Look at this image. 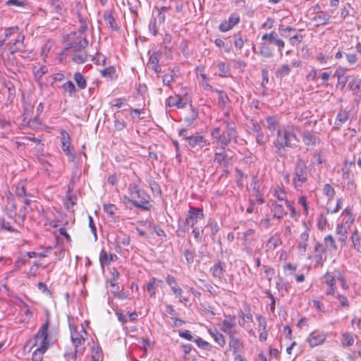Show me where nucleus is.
I'll return each instance as SVG.
<instances>
[{"label":"nucleus","instance_id":"obj_64","mask_svg":"<svg viewBox=\"0 0 361 361\" xmlns=\"http://www.w3.org/2000/svg\"><path fill=\"white\" fill-rule=\"evenodd\" d=\"M232 28L240 22V16L237 14H231L227 21Z\"/></svg>","mask_w":361,"mask_h":361},{"label":"nucleus","instance_id":"obj_20","mask_svg":"<svg viewBox=\"0 0 361 361\" xmlns=\"http://www.w3.org/2000/svg\"><path fill=\"white\" fill-rule=\"evenodd\" d=\"M284 202L271 201V210L274 218L281 219L287 214L284 209Z\"/></svg>","mask_w":361,"mask_h":361},{"label":"nucleus","instance_id":"obj_60","mask_svg":"<svg viewBox=\"0 0 361 361\" xmlns=\"http://www.w3.org/2000/svg\"><path fill=\"white\" fill-rule=\"evenodd\" d=\"M101 75L103 78H106L107 80H111L112 79V73H113V68L109 66L108 68H106L102 71H100Z\"/></svg>","mask_w":361,"mask_h":361},{"label":"nucleus","instance_id":"obj_36","mask_svg":"<svg viewBox=\"0 0 361 361\" xmlns=\"http://www.w3.org/2000/svg\"><path fill=\"white\" fill-rule=\"evenodd\" d=\"M350 239H351V241H352V243H353L352 246L357 251H360V250L361 248V244H360L361 235H360L357 229H355L353 231V233H352V235L350 237Z\"/></svg>","mask_w":361,"mask_h":361},{"label":"nucleus","instance_id":"obj_62","mask_svg":"<svg viewBox=\"0 0 361 361\" xmlns=\"http://www.w3.org/2000/svg\"><path fill=\"white\" fill-rule=\"evenodd\" d=\"M327 220L324 214H320L318 217L317 226L319 229L322 230L326 226Z\"/></svg>","mask_w":361,"mask_h":361},{"label":"nucleus","instance_id":"obj_23","mask_svg":"<svg viewBox=\"0 0 361 361\" xmlns=\"http://www.w3.org/2000/svg\"><path fill=\"white\" fill-rule=\"evenodd\" d=\"M61 140L62 142L61 148L64 152L68 156H71L72 158H74V155L71 152L70 146H71V138L69 134L63 130L61 133Z\"/></svg>","mask_w":361,"mask_h":361},{"label":"nucleus","instance_id":"obj_53","mask_svg":"<svg viewBox=\"0 0 361 361\" xmlns=\"http://www.w3.org/2000/svg\"><path fill=\"white\" fill-rule=\"evenodd\" d=\"M166 281L167 284L171 287V289L173 292H174V290H176L179 287L176 278L171 275H168L166 276Z\"/></svg>","mask_w":361,"mask_h":361},{"label":"nucleus","instance_id":"obj_32","mask_svg":"<svg viewBox=\"0 0 361 361\" xmlns=\"http://www.w3.org/2000/svg\"><path fill=\"white\" fill-rule=\"evenodd\" d=\"M302 141L305 145H314L317 141V137L312 133L306 130L303 132L302 135Z\"/></svg>","mask_w":361,"mask_h":361},{"label":"nucleus","instance_id":"obj_40","mask_svg":"<svg viewBox=\"0 0 361 361\" xmlns=\"http://www.w3.org/2000/svg\"><path fill=\"white\" fill-rule=\"evenodd\" d=\"M274 196L276 198H277V200L279 202H284L285 204H286V201H288L286 200V192L284 191V190L283 188H281L279 186H277L275 188Z\"/></svg>","mask_w":361,"mask_h":361},{"label":"nucleus","instance_id":"obj_29","mask_svg":"<svg viewBox=\"0 0 361 361\" xmlns=\"http://www.w3.org/2000/svg\"><path fill=\"white\" fill-rule=\"evenodd\" d=\"M208 333L221 348L225 346L226 340L224 336L221 333H220L216 329H210L208 330Z\"/></svg>","mask_w":361,"mask_h":361},{"label":"nucleus","instance_id":"obj_52","mask_svg":"<svg viewBox=\"0 0 361 361\" xmlns=\"http://www.w3.org/2000/svg\"><path fill=\"white\" fill-rule=\"evenodd\" d=\"M324 194L331 200L335 195V190L330 184H325L323 189Z\"/></svg>","mask_w":361,"mask_h":361},{"label":"nucleus","instance_id":"obj_5","mask_svg":"<svg viewBox=\"0 0 361 361\" xmlns=\"http://www.w3.org/2000/svg\"><path fill=\"white\" fill-rule=\"evenodd\" d=\"M276 141H279L286 147L294 148L296 142L299 141L295 133V127L293 125L287 126L283 130L279 131Z\"/></svg>","mask_w":361,"mask_h":361},{"label":"nucleus","instance_id":"obj_51","mask_svg":"<svg viewBox=\"0 0 361 361\" xmlns=\"http://www.w3.org/2000/svg\"><path fill=\"white\" fill-rule=\"evenodd\" d=\"M207 228H209L210 233L209 235L212 239H214V236L218 233L219 230V225L216 222L213 221L210 222L207 226Z\"/></svg>","mask_w":361,"mask_h":361},{"label":"nucleus","instance_id":"obj_58","mask_svg":"<svg viewBox=\"0 0 361 361\" xmlns=\"http://www.w3.org/2000/svg\"><path fill=\"white\" fill-rule=\"evenodd\" d=\"M128 291H123V288H122L121 290H120V287L117 286L116 291L114 290V298H117L118 299H126L128 297Z\"/></svg>","mask_w":361,"mask_h":361},{"label":"nucleus","instance_id":"obj_21","mask_svg":"<svg viewBox=\"0 0 361 361\" xmlns=\"http://www.w3.org/2000/svg\"><path fill=\"white\" fill-rule=\"evenodd\" d=\"M214 161L216 162L219 166H223L225 172L228 171L229 158L224 152H216L214 154Z\"/></svg>","mask_w":361,"mask_h":361},{"label":"nucleus","instance_id":"obj_44","mask_svg":"<svg viewBox=\"0 0 361 361\" xmlns=\"http://www.w3.org/2000/svg\"><path fill=\"white\" fill-rule=\"evenodd\" d=\"M274 145L276 147V154L280 157H286L285 147H286V146H285L282 143H280L279 141L276 140L274 142Z\"/></svg>","mask_w":361,"mask_h":361},{"label":"nucleus","instance_id":"obj_57","mask_svg":"<svg viewBox=\"0 0 361 361\" xmlns=\"http://www.w3.org/2000/svg\"><path fill=\"white\" fill-rule=\"evenodd\" d=\"M16 194L18 197H26L28 195L26 193L25 186L23 183H19L16 187Z\"/></svg>","mask_w":361,"mask_h":361},{"label":"nucleus","instance_id":"obj_17","mask_svg":"<svg viewBox=\"0 0 361 361\" xmlns=\"http://www.w3.org/2000/svg\"><path fill=\"white\" fill-rule=\"evenodd\" d=\"M262 40H269V43L274 44L279 48V51L282 55V49L285 46L284 42L278 37V35L275 32H271L269 33L264 34L262 37Z\"/></svg>","mask_w":361,"mask_h":361},{"label":"nucleus","instance_id":"obj_11","mask_svg":"<svg viewBox=\"0 0 361 361\" xmlns=\"http://www.w3.org/2000/svg\"><path fill=\"white\" fill-rule=\"evenodd\" d=\"M228 347L232 351L233 354L240 353L244 349L243 341L237 338L235 334L228 336Z\"/></svg>","mask_w":361,"mask_h":361},{"label":"nucleus","instance_id":"obj_50","mask_svg":"<svg viewBox=\"0 0 361 361\" xmlns=\"http://www.w3.org/2000/svg\"><path fill=\"white\" fill-rule=\"evenodd\" d=\"M103 21L104 24L109 25L113 27V12L111 11H106L103 14Z\"/></svg>","mask_w":361,"mask_h":361},{"label":"nucleus","instance_id":"obj_35","mask_svg":"<svg viewBox=\"0 0 361 361\" xmlns=\"http://www.w3.org/2000/svg\"><path fill=\"white\" fill-rule=\"evenodd\" d=\"M71 59L76 63H78V64L83 63L87 61V54L85 50L81 51L74 52V54L71 56Z\"/></svg>","mask_w":361,"mask_h":361},{"label":"nucleus","instance_id":"obj_27","mask_svg":"<svg viewBox=\"0 0 361 361\" xmlns=\"http://www.w3.org/2000/svg\"><path fill=\"white\" fill-rule=\"evenodd\" d=\"M210 271H212L214 278L221 279L224 275V272L225 271V264L224 263L218 261L214 263Z\"/></svg>","mask_w":361,"mask_h":361},{"label":"nucleus","instance_id":"obj_3","mask_svg":"<svg viewBox=\"0 0 361 361\" xmlns=\"http://www.w3.org/2000/svg\"><path fill=\"white\" fill-rule=\"evenodd\" d=\"M129 200L136 207L142 208L145 210H149L152 207L150 204L149 195L143 190L138 187L133 186L129 188Z\"/></svg>","mask_w":361,"mask_h":361},{"label":"nucleus","instance_id":"obj_25","mask_svg":"<svg viewBox=\"0 0 361 361\" xmlns=\"http://www.w3.org/2000/svg\"><path fill=\"white\" fill-rule=\"evenodd\" d=\"M333 76L337 78V86L340 85L341 89L343 90L345 87L349 78V76L345 73V71L342 68H338L335 71Z\"/></svg>","mask_w":361,"mask_h":361},{"label":"nucleus","instance_id":"obj_38","mask_svg":"<svg viewBox=\"0 0 361 361\" xmlns=\"http://www.w3.org/2000/svg\"><path fill=\"white\" fill-rule=\"evenodd\" d=\"M291 68L288 64H283L276 71V76L277 78H283L288 75L290 73Z\"/></svg>","mask_w":361,"mask_h":361},{"label":"nucleus","instance_id":"obj_15","mask_svg":"<svg viewBox=\"0 0 361 361\" xmlns=\"http://www.w3.org/2000/svg\"><path fill=\"white\" fill-rule=\"evenodd\" d=\"M24 35H18L14 42L11 41L6 44V47L11 54H13L17 51L21 52L24 50Z\"/></svg>","mask_w":361,"mask_h":361},{"label":"nucleus","instance_id":"obj_59","mask_svg":"<svg viewBox=\"0 0 361 361\" xmlns=\"http://www.w3.org/2000/svg\"><path fill=\"white\" fill-rule=\"evenodd\" d=\"M324 279H325L326 283L327 284L328 286H336L335 277L332 276L330 273L326 272L324 275Z\"/></svg>","mask_w":361,"mask_h":361},{"label":"nucleus","instance_id":"obj_9","mask_svg":"<svg viewBox=\"0 0 361 361\" xmlns=\"http://www.w3.org/2000/svg\"><path fill=\"white\" fill-rule=\"evenodd\" d=\"M251 123V130L255 134L257 144L259 146L264 145L268 140V137L264 135V133L262 132V127L257 121L252 120Z\"/></svg>","mask_w":361,"mask_h":361},{"label":"nucleus","instance_id":"obj_14","mask_svg":"<svg viewBox=\"0 0 361 361\" xmlns=\"http://www.w3.org/2000/svg\"><path fill=\"white\" fill-rule=\"evenodd\" d=\"M188 143L191 148L196 149H201L202 147L210 144L202 135H190Z\"/></svg>","mask_w":361,"mask_h":361},{"label":"nucleus","instance_id":"obj_7","mask_svg":"<svg viewBox=\"0 0 361 361\" xmlns=\"http://www.w3.org/2000/svg\"><path fill=\"white\" fill-rule=\"evenodd\" d=\"M204 218V213L202 209L190 207L186 216L185 224L194 227L198 219Z\"/></svg>","mask_w":361,"mask_h":361},{"label":"nucleus","instance_id":"obj_16","mask_svg":"<svg viewBox=\"0 0 361 361\" xmlns=\"http://www.w3.org/2000/svg\"><path fill=\"white\" fill-rule=\"evenodd\" d=\"M166 104L170 107L176 106L178 109H183L188 104V99L178 94L175 97L171 96L166 99Z\"/></svg>","mask_w":361,"mask_h":361},{"label":"nucleus","instance_id":"obj_22","mask_svg":"<svg viewBox=\"0 0 361 361\" xmlns=\"http://www.w3.org/2000/svg\"><path fill=\"white\" fill-rule=\"evenodd\" d=\"M161 283H163V281L155 277H152L149 280L146 285V289L151 298L155 297L157 289Z\"/></svg>","mask_w":361,"mask_h":361},{"label":"nucleus","instance_id":"obj_33","mask_svg":"<svg viewBox=\"0 0 361 361\" xmlns=\"http://www.w3.org/2000/svg\"><path fill=\"white\" fill-rule=\"evenodd\" d=\"M255 240V230L248 229L243 233V241L245 247H248Z\"/></svg>","mask_w":361,"mask_h":361},{"label":"nucleus","instance_id":"obj_10","mask_svg":"<svg viewBox=\"0 0 361 361\" xmlns=\"http://www.w3.org/2000/svg\"><path fill=\"white\" fill-rule=\"evenodd\" d=\"M113 261V255L107 252L106 250H102L99 254V262L102 269L103 273L105 274L106 272L111 274L110 265Z\"/></svg>","mask_w":361,"mask_h":361},{"label":"nucleus","instance_id":"obj_43","mask_svg":"<svg viewBox=\"0 0 361 361\" xmlns=\"http://www.w3.org/2000/svg\"><path fill=\"white\" fill-rule=\"evenodd\" d=\"M114 103V107L123 108V111H128L130 107L127 102V99L125 98H119L116 99Z\"/></svg>","mask_w":361,"mask_h":361},{"label":"nucleus","instance_id":"obj_45","mask_svg":"<svg viewBox=\"0 0 361 361\" xmlns=\"http://www.w3.org/2000/svg\"><path fill=\"white\" fill-rule=\"evenodd\" d=\"M102 351L99 347L93 348L92 350V361H102Z\"/></svg>","mask_w":361,"mask_h":361},{"label":"nucleus","instance_id":"obj_39","mask_svg":"<svg viewBox=\"0 0 361 361\" xmlns=\"http://www.w3.org/2000/svg\"><path fill=\"white\" fill-rule=\"evenodd\" d=\"M191 111L189 116H185L184 118L185 123L188 126L192 125L193 122L197 119L198 116V111L195 109L190 104Z\"/></svg>","mask_w":361,"mask_h":361},{"label":"nucleus","instance_id":"obj_13","mask_svg":"<svg viewBox=\"0 0 361 361\" xmlns=\"http://www.w3.org/2000/svg\"><path fill=\"white\" fill-rule=\"evenodd\" d=\"M326 334L324 333H319L318 331H314L312 332L307 338L310 346L311 348L317 346L322 344L326 340Z\"/></svg>","mask_w":361,"mask_h":361},{"label":"nucleus","instance_id":"obj_46","mask_svg":"<svg viewBox=\"0 0 361 361\" xmlns=\"http://www.w3.org/2000/svg\"><path fill=\"white\" fill-rule=\"evenodd\" d=\"M219 75L221 77H227L229 73V67L225 63L218 64Z\"/></svg>","mask_w":361,"mask_h":361},{"label":"nucleus","instance_id":"obj_26","mask_svg":"<svg viewBox=\"0 0 361 361\" xmlns=\"http://www.w3.org/2000/svg\"><path fill=\"white\" fill-rule=\"evenodd\" d=\"M160 55L158 53L154 52L149 59V66L157 74L161 73V68L159 64Z\"/></svg>","mask_w":361,"mask_h":361},{"label":"nucleus","instance_id":"obj_19","mask_svg":"<svg viewBox=\"0 0 361 361\" xmlns=\"http://www.w3.org/2000/svg\"><path fill=\"white\" fill-rule=\"evenodd\" d=\"M309 233L310 229L308 228H305V231L300 233L299 236L298 249L301 255H304L306 252L307 242L309 240L310 237Z\"/></svg>","mask_w":361,"mask_h":361},{"label":"nucleus","instance_id":"obj_30","mask_svg":"<svg viewBox=\"0 0 361 361\" xmlns=\"http://www.w3.org/2000/svg\"><path fill=\"white\" fill-rule=\"evenodd\" d=\"M336 234L338 236V240L341 243L342 245H345L348 238V231L342 224H338L336 226Z\"/></svg>","mask_w":361,"mask_h":361},{"label":"nucleus","instance_id":"obj_31","mask_svg":"<svg viewBox=\"0 0 361 361\" xmlns=\"http://www.w3.org/2000/svg\"><path fill=\"white\" fill-rule=\"evenodd\" d=\"M83 353H78L76 351V348L72 349L71 348H66L63 354V357L66 361H77V357L80 356Z\"/></svg>","mask_w":361,"mask_h":361},{"label":"nucleus","instance_id":"obj_54","mask_svg":"<svg viewBox=\"0 0 361 361\" xmlns=\"http://www.w3.org/2000/svg\"><path fill=\"white\" fill-rule=\"evenodd\" d=\"M175 77V73L173 70H171L170 74H165L162 77V81L163 83L167 86H169L170 88H171L170 84L173 80Z\"/></svg>","mask_w":361,"mask_h":361},{"label":"nucleus","instance_id":"obj_24","mask_svg":"<svg viewBox=\"0 0 361 361\" xmlns=\"http://www.w3.org/2000/svg\"><path fill=\"white\" fill-rule=\"evenodd\" d=\"M88 41L84 37L78 42H73L68 44V47L66 48V50H71L73 52H78L84 51L85 48L87 46Z\"/></svg>","mask_w":361,"mask_h":361},{"label":"nucleus","instance_id":"obj_12","mask_svg":"<svg viewBox=\"0 0 361 361\" xmlns=\"http://www.w3.org/2000/svg\"><path fill=\"white\" fill-rule=\"evenodd\" d=\"M263 126L267 128L271 133H274L275 132L279 133L280 131L279 126V121L276 116H269L265 118L264 122L262 123Z\"/></svg>","mask_w":361,"mask_h":361},{"label":"nucleus","instance_id":"obj_56","mask_svg":"<svg viewBox=\"0 0 361 361\" xmlns=\"http://www.w3.org/2000/svg\"><path fill=\"white\" fill-rule=\"evenodd\" d=\"M148 29L150 33H152L154 36H157L158 33V28L156 18H152L150 20Z\"/></svg>","mask_w":361,"mask_h":361},{"label":"nucleus","instance_id":"obj_1","mask_svg":"<svg viewBox=\"0 0 361 361\" xmlns=\"http://www.w3.org/2000/svg\"><path fill=\"white\" fill-rule=\"evenodd\" d=\"M49 320L47 319L35 336L32 347L37 346V348L32 355V361H42L44 353L57 341V331H49Z\"/></svg>","mask_w":361,"mask_h":361},{"label":"nucleus","instance_id":"obj_34","mask_svg":"<svg viewBox=\"0 0 361 361\" xmlns=\"http://www.w3.org/2000/svg\"><path fill=\"white\" fill-rule=\"evenodd\" d=\"M349 118V113L345 110H341L336 116L335 121V125L338 127L341 126L344 123L347 121Z\"/></svg>","mask_w":361,"mask_h":361},{"label":"nucleus","instance_id":"obj_49","mask_svg":"<svg viewBox=\"0 0 361 361\" xmlns=\"http://www.w3.org/2000/svg\"><path fill=\"white\" fill-rule=\"evenodd\" d=\"M194 341L196 343L197 346L202 349L210 350L212 348L211 344L207 342L206 341L203 340L200 337H198L197 338L195 339Z\"/></svg>","mask_w":361,"mask_h":361},{"label":"nucleus","instance_id":"obj_63","mask_svg":"<svg viewBox=\"0 0 361 361\" xmlns=\"http://www.w3.org/2000/svg\"><path fill=\"white\" fill-rule=\"evenodd\" d=\"M78 18H79V23L80 25V28H79V32H80V34H83L85 32V31L87 29V20L85 18H82L80 16V15L78 16Z\"/></svg>","mask_w":361,"mask_h":361},{"label":"nucleus","instance_id":"obj_37","mask_svg":"<svg viewBox=\"0 0 361 361\" xmlns=\"http://www.w3.org/2000/svg\"><path fill=\"white\" fill-rule=\"evenodd\" d=\"M324 245L326 250L328 249L331 252L336 250L337 246L336 245L335 240L334 239L331 235H326L324 238Z\"/></svg>","mask_w":361,"mask_h":361},{"label":"nucleus","instance_id":"obj_18","mask_svg":"<svg viewBox=\"0 0 361 361\" xmlns=\"http://www.w3.org/2000/svg\"><path fill=\"white\" fill-rule=\"evenodd\" d=\"M331 18V16L329 13L324 11L319 14L313 16V17L311 18V20L315 23L316 27H319L329 24Z\"/></svg>","mask_w":361,"mask_h":361},{"label":"nucleus","instance_id":"obj_6","mask_svg":"<svg viewBox=\"0 0 361 361\" xmlns=\"http://www.w3.org/2000/svg\"><path fill=\"white\" fill-rule=\"evenodd\" d=\"M308 172L307 164L301 158H298L294 169L293 184L297 190L302 188L303 184L307 180Z\"/></svg>","mask_w":361,"mask_h":361},{"label":"nucleus","instance_id":"obj_41","mask_svg":"<svg viewBox=\"0 0 361 361\" xmlns=\"http://www.w3.org/2000/svg\"><path fill=\"white\" fill-rule=\"evenodd\" d=\"M73 79L77 83L78 87L82 90L85 89L87 86L86 80L84 76L80 73L76 72L73 75Z\"/></svg>","mask_w":361,"mask_h":361},{"label":"nucleus","instance_id":"obj_55","mask_svg":"<svg viewBox=\"0 0 361 361\" xmlns=\"http://www.w3.org/2000/svg\"><path fill=\"white\" fill-rule=\"evenodd\" d=\"M50 4L53 10L57 13H61L63 11V4L59 0H50Z\"/></svg>","mask_w":361,"mask_h":361},{"label":"nucleus","instance_id":"obj_28","mask_svg":"<svg viewBox=\"0 0 361 361\" xmlns=\"http://www.w3.org/2000/svg\"><path fill=\"white\" fill-rule=\"evenodd\" d=\"M348 87L353 95H359L361 97V79L353 78L349 82Z\"/></svg>","mask_w":361,"mask_h":361},{"label":"nucleus","instance_id":"obj_42","mask_svg":"<svg viewBox=\"0 0 361 361\" xmlns=\"http://www.w3.org/2000/svg\"><path fill=\"white\" fill-rule=\"evenodd\" d=\"M215 92L218 94L219 105L220 106H224L228 102L227 94L224 91L220 90H215Z\"/></svg>","mask_w":361,"mask_h":361},{"label":"nucleus","instance_id":"obj_8","mask_svg":"<svg viewBox=\"0 0 361 361\" xmlns=\"http://www.w3.org/2000/svg\"><path fill=\"white\" fill-rule=\"evenodd\" d=\"M235 317L231 315H225V318L220 325V329L226 334L228 336L235 334L236 331L233 329L235 326Z\"/></svg>","mask_w":361,"mask_h":361},{"label":"nucleus","instance_id":"obj_4","mask_svg":"<svg viewBox=\"0 0 361 361\" xmlns=\"http://www.w3.org/2000/svg\"><path fill=\"white\" fill-rule=\"evenodd\" d=\"M71 331V342L76 351L78 353H84L86 348V341L87 339V333L82 326H80V329L74 325H69Z\"/></svg>","mask_w":361,"mask_h":361},{"label":"nucleus","instance_id":"obj_2","mask_svg":"<svg viewBox=\"0 0 361 361\" xmlns=\"http://www.w3.org/2000/svg\"><path fill=\"white\" fill-rule=\"evenodd\" d=\"M213 143H216V149L224 150L230 142H237L238 132L235 123L231 120H224L220 126L211 131Z\"/></svg>","mask_w":361,"mask_h":361},{"label":"nucleus","instance_id":"obj_61","mask_svg":"<svg viewBox=\"0 0 361 361\" xmlns=\"http://www.w3.org/2000/svg\"><path fill=\"white\" fill-rule=\"evenodd\" d=\"M259 53L262 56L266 58L271 57L273 54L271 49L264 45H262L260 47Z\"/></svg>","mask_w":361,"mask_h":361},{"label":"nucleus","instance_id":"obj_48","mask_svg":"<svg viewBox=\"0 0 361 361\" xmlns=\"http://www.w3.org/2000/svg\"><path fill=\"white\" fill-rule=\"evenodd\" d=\"M342 342L343 343H345V345L348 347H350L354 343V338L353 336L348 332H345L342 334Z\"/></svg>","mask_w":361,"mask_h":361},{"label":"nucleus","instance_id":"obj_47","mask_svg":"<svg viewBox=\"0 0 361 361\" xmlns=\"http://www.w3.org/2000/svg\"><path fill=\"white\" fill-rule=\"evenodd\" d=\"M63 88L66 91L70 97H73L75 92V87L71 81H68L63 85Z\"/></svg>","mask_w":361,"mask_h":361}]
</instances>
